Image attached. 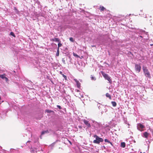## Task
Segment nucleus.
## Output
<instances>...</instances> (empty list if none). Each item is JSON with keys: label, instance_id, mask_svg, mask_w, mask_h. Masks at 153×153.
<instances>
[{"label": "nucleus", "instance_id": "nucleus-45", "mask_svg": "<svg viewBox=\"0 0 153 153\" xmlns=\"http://www.w3.org/2000/svg\"><path fill=\"white\" fill-rule=\"evenodd\" d=\"M98 107L99 109H100V106H99Z\"/></svg>", "mask_w": 153, "mask_h": 153}, {"label": "nucleus", "instance_id": "nucleus-8", "mask_svg": "<svg viewBox=\"0 0 153 153\" xmlns=\"http://www.w3.org/2000/svg\"><path fill=\"white\" fill-rule=\"evenodd\" d=\"M6 75L5 74H0V77L2 79H5V81L6 82H7L8 81V79L7 77L5 76Z\"/></svg>", "mask_w": 153, "mask_h": 153}, {"label": "nucleus", "instance_id": "nucleus-49", "mask_svg": "<svg viewBox=\"0 0 153 153\" xmlns=\"http://www.w3.org/2000/svg\"><path fill=\"white\" fill-rule=\"evenodd\" d=\"M149 143H150V142H149Z\"/></svg>", "mask_w": 153, "mask_h": 153}, {"label": "nucleus", "instance_id": "nucleus-27", "mask_svg": "<svg viewBox=\"0 0 153 153\" xmlns=\"http://www.w3.org/2000/svg\"><path fill=\"white\" fill-rule=\"evenodd\" d=\"M57 107L59 109H62V108L59 105H57Z\"/></svg>", "mask_w": 153, "mask_h": 153}, {"label": "nucleus", "instance_id": "nucleus-14", "mask_svg": "<svg viewBox=\"0 0 153 153\" xmlns=\"http://www.w3.org/2000/svg\"><path fill=\"white\" fill-rule=\"evenodd\" d=\"M59 73L60 74H61V75H62V76H63V77L65 78V80H67V76L64 75L63 74H62V71H60V72H59Z\"/></svg>", "mask_w": 153, "mask_h": 153}, {"label": "nucleus", "instance_id": "nucleus-42", "mask_svg": "<svg viewBox=\"0 0 153 153\" xmlns=\"http://www.w3.org/2000/svg\"><path fill=\"white\" fill-rule=\"evenodd\" d=\"M105 34L103 35H102V36H105Z\"/></svg>", "mask_w": 153, "mask_h": 153}, {"label": "nucleus", "instance_id": "nucleus-36", "mask_svg": "<svg viewBox=\"0 0 153 153\" xmlns=\"http://www.w3.org/2000/svg\"><path fill=\"white\" fill-rule=\"evenodd\" d=\"M80 94L81 95V97H82V98L83 97V96L82 95V94L81 95V94L80 93Z\"/></svg>", "mask_w": 153, "mask_h": 153}, {"label": "nucleus", "instance_id": "nucleus-5", "mask_svg": "<svg viewBox=\"0 0 153 153\" xmlns=\"http://www.w3.org/2000/svg\"><path fill=\"white\" fill-rule=\"evenodd\" d=\"M137 127L139 130L142 131H144L143 128L145 127L141 123H138L137 124Z\"/></svg>", "mask_w": 153, "mask_h": 153}, {"label": "nucleus", "instance_id": "nucleus-24", "mask_svg": "<svg viewBox=\"0 0 153 153\" xmlns=\"http://www.w3.org/2000/svg\"><path fill=\"white\" fill-rule=\"evenodd\" d=\"M61 42H59V43H58V48H59V47H61L62 45L61 43H60Z\"/></svg>", "mask_w": 153, "mask_h": 153}, {"label": "nucleus", "instance_id": "nucleus-10", "mask_svg": "<svg viewBox=\"0 0 153 153\" xmlns=\"http://www.w3.org/2000/svg\"><path fill=\"white\" fill-rule=\"evenodd\" d=\"M49 131H48V130H46V131H42V132H41V136H40V138L41 139L42 138V137H41V136L42 135L44 134H48L49 133Z\"/></svg>", "mask_w": 153, "mask_h": 153}, {"label": "nucleus", "instance_id": "nucleus-11", "mask_svg": "<svg viewBox=\"0 0 153 153\" xmlns=\"http://www.w3.org/2000/svg\"><path fill=\"white\" fill-rule=\"evenodd\" d=\"M52 40L53 42H61L59 40V39L58 38H55L54 39H52Z\"/></svg>", "mask_w": 153, "mask_h": 153}, {"label": "nucleus", "instance_id": "nucleus-4", "mask_svg": "<svg viewBox=\"0 0 153 153\" xmlns=\"http://www.w3.org/2000/svg\"><path fill=\"white\" fill-rule=\"evenodd\" d=\"M135 33L137 34L140 35L142 36V35L146 34V32L142 29H137L136 30Z\"/></svg>", "mask_w": 153, "mask_h": 153}, {"label": "nucleus", "instance_id": "nucleus-47", "mask_svg": "<svg viewBox=\"0 0 153 153\" xmlns=\"http://www.w3.org/2000/svg\"><path fill=\"white\" fill-rule=\"evenodd\" d=\"M1 96H0V100H1Z\"/></svg>", "mask_w": 153, "mask_h": 153}, {"label": "nucleus", "instance_id": "nucleus-7", "mask_svg": "<svg viewBox=\"0 0 153 153\" xmlns=\"http://www.w3.org/2000/svg\"><path fill=\"white\" fill-rule=\"evenodd\" d=\"M83 122L87 126V128H89L91 127V124L89 123L88 121L85 119L83 120Z\"/></svg>", "mask_w": 153, "mask_h": 153}, {"label": "nucleus", "instance_id": "nucleus-39", "mask_svg": "<svg viewBox=\"0 0 153 153\" xmlns=\"http://www.w3.org/2000/svg\"><path fill=\"white\" fill-rule=\"evenodd\" d=\"M95 46H95V45H92V47H95Z\"/></svg>", "mask_w": 153, "mask_h": 153}, {"label": "nucleus", "instance_id": "nucleus-30", "mask_svg": "<svg viewBox=\"0 0 153 153\" xmlns=\"http://www.w3.org/2000/svg\"><path fill=\"white\" fill-rule=\"evenodd\" d=\"M101 146V148H104V149H106V147H105V146Z\"/></svg>", "mask_w": 153, "mask_h": 153}, {"label": "nucleus", "instance_id": "nucleus-12", "mask_svg": "<svg viewBox=\"0 0 153 153\" xmlns=\"http://www.w3.org/2000/svg\"><path fill=\"white\" fill-rule=\"evenodd\" d=\"M143 135L145 138H147L148 137L149 133L147 132H145L143 133Z\"/></svg>", "mask_w": 153, "mask_h": 153}, {"label": "nucleus", "instance_id": "nucleus-6", "mask_svg": "<svg viewBox=\"0 0 153 153\" xmlns=\"http://www.w3.org/2000/svg\"><path fill=\"white\" fill-rule=\"evenodd\" d=\"M141 67L140 64H136L135 65V70L137 73H139L141 70Z\"/></svg>", "mask_w": 153, "mask_h": 153}, {"label": "nucleus", "instance_id": "nucleus-17", "mask_svg": "<svg viewBox=\"0 0 153 153\" xmlns=\"http://www.w3.org/2000/svg\"><path fill=\"white\" fill-rule=\"evenodd\" d=\"M111 104H112V106L113 107H115L117 105V103L115 101H112L111 102Z\"/></svg>", "mask_w": 153, "mask_h": 153}, {"label": "nucleus", "instance_id": "nucleus-26", "mask_svg": "<svg viewBox=\"0 0 153 153\" xmlns=\"http://www.w3.org/2000/svg\"><path fill=\"white\" fill-rule=\"evenodd\" d=\"M14 10L15 11V12L17 13H18L19 12V11L16 7H15L14 8Z\"/></svg>", "mask_w": 153, "mask_h": 153}, {"label": "nucleus", "instance_id": "nucleus-21", "mask_svg": "<svg viewBox=\"0 0 153 153\" xmlns=\"http://www.w3.org/2000/svg\"><path fill=\"white\" fill-rule=\"evenodd\" d=\"M77 86V88H79L80 87V83H79V82H77L76 83Z\"/></svg>", "mask_w": 153, "mask_h": 153}, {"label": "nucleus", "instance_id": "nucleus-25", "mask_svg": "<svg viewBox=\"0 0 153 153\" xmlns=\"http://www.w3.org/2000/svg\"><path fill=\"white\" fill-rule=\"evenodd\" d=\"M69 40L70 41L72 42H74V40L73 39V38L72 37L70 38Z\"/></svg>", "mask_w": 153, "mask_h": 153}, {"label": "nucleus", "instance_id": "nucleus-18", "mask_svg": "<svg viewBox=\"0 0 153 153\" xmlns=\"http://www.w3.org/2000/svg\"><path fill=\"white\" fill-rule=\"evenodd\" d=\"M143 38V36L141 35H138L137 37V38L140 41L142 40Z\"/></svg>", "mask_w": 153, "mask_h": 153}, {"label": "nucleus", "instance_id": "nucleus-41", "mask_svg": "<svg viewBox=\"0 0 153 153\" xmlns=\"http://www.w3.org/2000/svg\"><path fill=\"white\" fill-rule=\"evenodd\" d=\"M79 128H82V127H81V126H79Z\"/></svg>", "mask_w": 153, "mask_h": 153}, {"label": "nucleus", "instance_id": "nucleus-16", "mask_svg": "<svg viewBox=\"0 0 153 153\" xmlns=\"http://www.w3.org/2000/svg\"><path fill=\"white\" fill-rule=\"evenodd\" d=\"M104 141L106 143L107 142V143H110L111 145V146H113L112 143L109 140L107 139H105L104 140Z\"/></svg>", "mask_w": 153, "mask_h": 153}, {"label": "nucleus", "instance_id": "nucleus-44", "mask_svg": "<svg viewBox=\"0 0 153 153\" xmlns=\"http://www.w3.org/2000/svg\"><path fill=\"white\" fill-rule=\"evenodd\" d=\"M130 53L132 55H133V54L131 52H130Z\"/></svg>", "mask_w": 153, "mask_h": 153}, {"label": "nucleus", "instance_id": "nucleus-28", "mask_svg": "<svg viewBox=\"0 0 153 153\" xmlns=\"http://www.w3.org/2000/svg\"><path fill=\"white\" fill-rule=\"evenodd\" d=\"M101 7V10L102 11L104 10L105 9V8L103 6H102V7Z\"/></svg>", "mask_w": 153, "mask_h": 153}, {"label": "nucleus", "instance_id": "nucleus-19", "mask_svg": "<svg viewBox=\"0 0 153 153\" xmlns=\"http://www.w3.org/2000/svg\"><path fill=\"white\" fill-rule=\"evenodd\" d=\"M105 95H106V96L107 97L109 98L110 99H111V95L109 94V93H107Z\"/></svg>", "mask_w": 153, "mask_h": 153}, {"label": "nucleus", "instance_id": "nucleus-13", "mask_svg": "<svg viewBox=\"0 0 153 153\" xmlns=\"http://www.w3.org/2000/svg\"><path fill=\"white\" fill-rule=\"evenodd\" d=\"M120 146L121 147L124 148L126 146V143L124 142H122L121 143Z\"/></svg>", "mask_w": 153, "mask_h": 153}, {"label": "nucleus", "instance_id": "nucleus-37", "mask_svg": "<svg viewBox=\"0 0 153 153\" xmlns=\"http://www.w3.org/2000/svg\"><path fill=\"white\" fill-rule=\"evenodd\" d=\"M76 91L77 92H79V90H78V89H76Z\"/></svg>", "mask_w": 153, "mask_h": 153}, {"label": "nucleus", "instance_id": "nucleus-40", "mask_svg": "<svg viewBox=\"0 0 153 153\" xmlns=\"http://www.w3.org/2000/svg\"><path fill=\"white\" fill-rule=\"evenodd\" d=\"M150 46H153V44H150Z\"/></svg>", "mask_w": 153, "mask_h": 153}, {"label": "nucleus", "instance_id": "nucleus-46", "mask_svg": "<svg viewBox=\"0 0 153 153\" xmlns=\"http://www.w3.org/2000/svg\"><path fill=\"white\" fill-rule=\"evenodd\" d=\"M69 142L71 144V143L70 141H69Z\"/></svg>", "mask_w": 153, "mask_h": 153}, {"label": "nucleus", "instance_id": "nucleus-15", "mask_svg": "<svg viewBox=\"0 0 153 153\" xmlns=\"http://www.w3.org/2000/svg\"><path fill=\"white\" fill-rule=\"evenodd\" d=\"M57 140H56V142L53 143H52L51 144V145H49L51 147V149H53V148H52V147L54 146V145L56 144V143L57 142Z\"/></svg>", "mask_w": 153, "mask_h": 153}, {"label": "nucleus", "instance_id": "nucleus-38", "mask_svg": "<svg viewBox=\"0 0 153 153\" xmlns=\"http://www.w3.org/2000/svg\"><path fill=\"white\" fill-rule=\"evenodd\" d=\"M107 111V109L106 108H105V112H106Z\"/></svg>", "mask_w": 153, "mask_h": 153}, {"label": "nucleus", "instance_id": "nucleus-35", "mask_svg": "<svg viewBox=\"0 0 153 153\" xmlns=\"http://www.w3.org/2000/svg\"><path fill=\"white\" fill-rule=\"evenodd\" d=\"M31 152L32 153H34V150H31Z\"/></svg>", "mask_w": 153, "mask_h": 153}, {"label": "nucleus", "instance_id": "nucleus-23", "mask_svg": "<svg viewBox=\"0 0 153 153\" xmlns=\"http://www.w3.org/2000/svg\"><path fill=\"white\" fill-rule=\"evenodd\" d=\"M10 35H11L13 36L14 37H16L15 35V34H14V33L12 32H10Z\"/></svg>", "mask_w": 153, "mask_h": 153}, {"label": "nucleus", "instance_id": "nucleus-32", "mask_svg": "<svg viewBox=\"0 0 153 153\" xmlns=\"http://www.w3.org/2000/svg\"><path fill=\"white\" fill-rule=\"evenodd\" d=\"M74 81L76 82V83H77V82H79L77 79H74Z\"/></svg>", "mask_w": 153, "mask_h": 153}, {"label": "nucleus", "instance_id": "nucleus-34", "mask_svg": "<svg viewBox=\"0 0 153 153\" xmlns=\"http://www.w3.org/2000/svg\"><path fill=\"white\" fill-rule=\"evenodd\" d=\"M74 55L75 56H76L77 57H78L79 56L76 54H75L74 53Z\"/></svg>", "mask_w": 153, "mask_h": 153}, {"label": "nucleus", "instance_id": "nucleus-31", "mask_svg": "<svg viewBox=\"0 0 153 153\" xmlns=\"http://www.w3.org/2000/svg\"><path fill=\"white\" fill-rule=\"evenodd\" d=\"M30 142V141H28L27 143H26V144L28 146V145L27 144L28 143H29Z\"/></svg>", "mask_w": 153, "mask_h": 153}, {"label": "nucleus", "instance_id": "nucleus-43", "mask_svg": "<svg viewBox=\"0 0 153 153\" xmlns=\"http://www.w3.org/2000/svg\"><path fill=\"white\" fill-rule=\"evenodd\" d=\"M148 148H149V143H148Z\"/></svg>", "mask_w": 153, "mask_h": 153}, {"label": "nucleus", "instance_id": "nucleus-1", "mask_svg": "<svg viewBox=\"0 0 153 153\" xmlns=\"http://www.w3.org/2000/svg\"><path fill=\"white\" fill-rule=\"evenodd\" d=\"M93 137L96 139L93 141V143H94L99 144L100 142H102L104 141L102 138L99 137L96 134L94 135Z\"/></svg>", "mask_w": 153, "mask_h": 153}, {"label": "nucleus", "instance_id": "nucleus-48", "mask_svg": "<svg viewBox=\"0 0 153 153\" xmlns=\"http://www.w3.org/2000/svg\"><path fill=\"white\" fill-rule=\"evenodd\" d=\"M49 131H51V129H50V130H49Z\"/></svg>", "mask_w": 153, "mask_h": 153}, {"label": "nucleus", "instance_id": "nucleus-2", "mask_svg": "<svg viewBox=\"0 0 153 153\" xmlns=\"http://www.w3.org/2000/svg\"><path fill=\"white\" fill-rule=\"evenodd\" d=\"M101 73L105 79L107 80L108 81V82L110 84H111L112 83V81L110 76L103 71H101Z\"/></svg>", "mask_w": 153, "mask_h": 153}, {"label": "nucleus", "instance_id": "nucleus-3", "mask_svg": "<svg viewBox=\"0 0 153 153\" xmlns=\"http://www.w3.org/2000/svg\"><path fill=\"white\" fill-rule=\"evenodd\" d=\"M143 73L147 77L150 78L151 77V76L149 72L148 71V69L146 67L143 66Z\"/></svg>", "mask_w": 153, "mask_h": 153}, {"label": "nucleus", "instance_id": "nucleus-20", "mask_svg": "<svg viewBox=\"0 0 153 153\" xmlns=\"http://www.w3.org/2000/svg\"><path fill=\"white\" fill-rule=\"evenodd\" d=\"M59 48H58L57 49V52H56V56H59Z\"/></svg>", "mask_w": 153, "mask_h": 153}, {"label": "nucleus", "instance_id": "nucleus-9", "mask_svg": "<svg viewBox=\"0 0 153 153\" xmlns=\"http://www.w3.org/2000/svg\"><path fill=\"white\" fill-rule=\"evenodd\" d=\"M45 112H46L48 113H51L53 115L54 114V112L53 111L51 110L46 109L45 110Z\"/></svg>", "mask_w": 153, "mask_h": 153}, {"label": "nucleus", "instance_id": "nucleus-29", "mask_svg": "<svg viewBox=\"0 0 153 153\" xmlns=\"http://www.w3.org/2000/svg\"><path fill=\"white\" fill-rule=\"evenodd\" d=\"M62 62H63V63L64 64H65V60L63 58L62 59Z\"/></svg>", "mask_w": 153, "mask_h": 153}, {"label": "nucleus", "instance_id": "nucleus-33", "mask_svg": "<svg viewBox=\"0 0 153 153\" xmlns=\"http://www.w3.org/2000/svg\"><path fill=\"white\" fill-rule=\"evenodd\" d=\"M74 81L76 82V83H77V82H79L77 79H74Z\"/></svg>", "mask_w": 153, "mask_h": 153}, {"label": "nucleus", "instance_id": "nucleus-22", "mask_svg": "<svg viewBox=\"0 0 153 153\" xmlns=\"http://www.w3.org/2000/svg\"><path fill=\"white\" fill-rule=\"evenodd\" d=\"M91 78L92 80L94 81L96 79V78L95 76H92V75L91 76Z\"/></svg>", "mask_w": 153, "mask_h": 153}, {"label": "nucleus", "instance_id": "nucleus-50", "mask_svg": "<svg viewBox=\"0 0 153 153\" xmlns=\"http://www.w3.org/2000/svg\"><path fill=\"white\" fill-rule=\"evenodd\" d=\"M143 153H145V152H143Z\"/></svg>", "mask_w": 153, "mask_h": 153}]
</instances>
